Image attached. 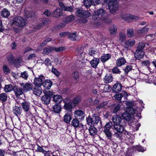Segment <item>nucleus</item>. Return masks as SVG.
Wrapping results in <instances>:
<instances>
[{"instance_id": "1", "label": "nucleus", "mask_w": 156, "mask_h": 156, "mask_svg": "<svg viewBox=\"0 0 156 156\" xmlns=\"http://www.w3.org/2000/svg\"><path fill=\"white\" fill-rule=\"evenodd\" d=\"M105 15V11L103 9H100L94 12L92 16V19L94 20L99 21L101 19L104 20Z\"/></svg>"}, {"instance_id": "2", "label": "nucleus", "mask_w": 156, "mask_h": 156, "mask_svg": "<svg viewBox=\"0 0 156 156\" xmlns=\"http://www.w3.org/2000/svg\"><path fill=\"white\" fill-rule=\"evenodd\" d=\"M87 123L89 125H97L100 121V118L96 114H94L92 116H88L86 119Z\"/></svg>"}, {"instance_id": "3", "label": "nucleus", "mask_w": 156, "mask_h": 156, "mask_svg": "<svg viewBox=\"0 0 156 156\" xmlns=\"http://www.w3.org/2000/svg\"><path fill=\"white\" fill-rule=\"evenodd\" d=\"M104 2L108 4V9L111 13H114L118 10L119 6L117 2L104 1Z\"/></svg>"}, {"instance_id": "4", "label": "nucleus", "mask_w": 156, "mask_h": 156, "mask_svg": "<svg viewBox=\"0 0 156 156\" xmlns=\"http://www.w3.org/2000/svg\"><path fill=\"white\" fill-rule=\"evenodd\" d=\"M76 14L78 17L84 18H88L91 15L90 13L88 11L81 9H77Z\"/></svg>"}, {"instance_id": "5", "label": "nucleus", "mask_w": 156, "mask_h": 156, "mask_svg": "<svg viewBox=\"0 0 156 156\" xmlns=\"http://www.w3.org/2000/svg\"><path fill=\"white\" fill-rule=\"evenodd\" d=\"M13 22L14 24L20 27H23L26 24L25 20L21 16H17L14 18Z\"/></svg>"}, {"instance_id": "6", "label": "nucleus", "mask_w": 156, "mask_h": 156, "mask_svg": "<svg viewBox=\"0 0 156 156\" xmlns=\"http://www.w3.org/2000/svg\"><path fill=\"white\" fill-rule=\"evenodd\" d=\"M126 126L125 123L122 121L121 124L118 125H114L113 129L115 130L116 132L123 133L124 131V127Z\"/></svg>"}, {"instance_id": "7", "label": "nucleus", "mask_w": 156, "mask_h": 156, "mask_svg": "<svg viewBox=\"0 0 156 156\" xmlns=\"http://www.w3.org/2000/svg\"><path fill=\"white\" fill-rule=\"evenodd\" d=\"M121 17L123 20L127 22H129L130 20H137L138 19L137 16H135L130 14L122 15Z\"/></svg>"}, {"instance_id": "8", "label": "nucleus", "mask_w": 156, "mask_h": 156, "mask_svg": "<svg viewBox=\"0 0 156 156\" xmlns=\"http://www.w3.org/2000/svg\"><path fill=\"white\" fill-rule=\"evenodd\" d=\"M45 79L44 76L42 75L39 76L38 77L35 78L34 84L35 86H41L43 83V81Z\"/></svg>"}, {"instance_id": "9", "label": "nucleus", "mask_w": 156, "mask_h": 156, "mask_svg": "<svg viewBox=\"0 0 156 156\" xmlns=\"http://www.w3.org/2000/svg\"><path fill=\"white\" fill-rule=\"evenodd\" d=\"M76 118L80 120H83L85 117L84 112L81 110H77L74 112Z\"/></svg>"}, {"instance_id": "10", "label": "nucleus", "mask_w": 156, "mask_h": 156, "mask_svg": "<svg viewBox=\"0 0 156 156\" xmlns=\"http://www.w3.org/2000/svg\"><path fill=\"white\" fill-rule=\"evenodd\" d=\"M20 85L22 88L23 91L25 92L31 90L33 87V84L29 83H20Z\"/></svg>"}, {"instance_id": "11", "label": "nucleus", "mask_w": 156, "mask_h": 156, "mask_svg": "<svg viewBox=\"0 0 156 156\" xmlns=\"http://www.w3.org/2000/svg\"><path fill=\"white\" fill-rule=\"evenodd\" d=\"M135 41L133 39H129L124 43V46L127 49H130L135 44Z\"/></svg>"}, {"instance_id": "12", "label": "nucleus", "mask_w": 156, "mask_h": 156, "mask_svg": "<svg viewBox=\"0 0 156 156\" xmlns=\"http://www.w3.org/2000/svg\"><path fill=\"white\" fill-rule=\"evenodd\" d=\"M19 103L17 102L16 104L15 105L13 108L12 112L13 113L17 116L20 115L22 112V108L20 106H18Z\"/></svg>"}, {"instance_id": "13", "label": "nucleus", "mask_w": 156, "mask_h": 156, "mask_svg": "<svg viewBox=\"0 0 156 156\" xmlns=\"http://www.w3.org/2000/svg\"><path fill=\"white\" fill-rule=\"evenodd\" d=\"M122 85L121 83L117 82L113 86L112 91L116 93H118L122 90Z\"/></svg>"}, {"instance_id": "14", "label": "nucleus", "mask_w": 156, "mask_h": 156, "mask_svg": "<svg viewBox=\"0 0 156 156\" xmlns=\"http://www.w3.org/2000/svg\"><path fill=\"white\" fill-rule=\"evenodd\" d=\"M76 51L77 54L79 55L81 58V59H83L85 55V53L83 51V47L82 46H79L76 49Z\"/></svg>"}, {"instance_id": "15", "label": "nucleus", "mask_w": 156, "mask_h": 156, "mask_svg": "<svg viewBox=\"0 0 156 156\" xmlns=\"http://www.w3.org/2000/svg\"><path fill=\"white\" fill-rule=\"evenodd\" d=\"M112 121L114 123V125H118L121 124L122 119L121 118L119 115H115L112 118Z\"/></svg>"}, {"instance_id": "16", "label": "nucleus", "mask_w": 156, "mask_h": 156, "mask_svg": "<svg viewBox=\"0 0 156 156\" xmlns=\"http://www.w3.org/2000/svg\"><path fill=\"white\" fill-rule=\"evenodd\" d=\"M144 52L143 51L136 50L134 53L135 57L138 60L142 58L144 56Z\"/></svg>"}, {"instance_id": "17", "label": "nucleus", "mask_w": 156, "mask_h": 156, "mask_svg": "<svg viewBox=\"0 0 156 156\" xmlns=\"http://www.w3.org/2000/svg\"><path fill=\"white\" fill-rule=\"evenodd\" d=\"M63 14L62 10L57 9L52 13V15L54 17L57 18L62 16Z\"/></svg>"}, {"instance_id": "18", "label": "nucleus", "mask_w": 156, "mask_h": 156, "mask_svg": "<svg viewBox=\"0 0 156 156\" xmlns=\"http://www.w3.org/2000/svg\"><path fill=\"white\" fill-rule=\"evenodd\" d=\"M34 94L37 96H39L42 93V89L40 86H35L33 89Z\"/></svg>"}, {"instance_id": "19", "label": "nucleus", "mask_w": 156, "mask_h": 156, "mask_svg": "<svg viewBox=\"0 0 156 156\" xmlns=\"http://www.w3.org/2000/svg\"><path fill=\"white\" fill-rule=\"evenodd\" d=\"M123 96H127V93L125 91H122L121 93L117 94L114 95V97L118 101H120Z\"/></svg>"}, {"instance_id": "20", "label": "nucleus", "mask_w": 156, "mask_h": 156, "mask_svg": "<svg viewBox=\"0 0 156 156\" xmlns=\"http://www.w3.org/2000/svg\"><path fill=\"white\" fill-rule=\"evenodd\" d=\"M126 62L125 58L123 57H120L116 61V64L117 66L121 67L124 65Z\"/></svg>"}, {"instance_id": "21", "label": "nucleus", "mask_w": 156, "mask_h": 156, "mask_svg": "<svg viewBox=\"0 0 156 156\" xmlns=\"http://www.w3.org/2000/svg\"><path fill=\"white\" fill-rule=\"evenodd\" d=\"M111 55L109 54H104L101 56V60L103 63L105 62L111 58Z\"/></svg>"}, {"instance_id": "22", "label": "nucleus", "mask_w": 156, "mask_h": 156, "mask_svg": "<svg viewBox=\"0 0 156 156\" xmlns=\"http://www.w3.org/2000/svg\"><path fill=\"white\" fill-rule=\"evenodd\" d=\"M13 90L16 97L19 96L23 94V90L21 88L17 87H13Z\"/></svg>"}, {"instance_id": "23", "label": "nucleus", "mask_w": 156, "mask_h": 156, "mask_svg": "<svg viewBox=\"0 0 156 156\" xmlns=\"http://www.w3.org/2000/svg\"><path fill=\"white\" fill-rule=\"evenodd\" d=\"M72 103L71 101L69 102H65L64 106V108L68 112H71L73 108V107L72 104Z\"/></svg>"}, {"instance_id": "24", "label": "nucleus", "mask_w": 156, "mask_h": 156, "mask_svg": "<svg viewBox=\"0 0 156 156\" xmlns=\"http://www.w3.org/2000/svg\"><path fill=\"white\" fill-rule=\"evenodd\" d=\"M113 80V77L112 74H107L104 78V82L105 83H109Z\"/></svg>"}, {"instance_id": "25", "label": "nucleus", "mask_w": 156, "mask_h": 156, "mask_svg": "<svg viewBox=\"0 0 156 156\" xmlns=\"http://www.w3.org/2000/svg\"><path fill=\"white\" fill-rule=\"evenodd\" d=\"M78 119L77 118L74 119L72 121L71 125L75 128L80 127V125H81V123L79 122Z\"/></svg>"}, {"instance_id": "26", "label": "nucleus", "mask_w": 156, "mask_h": 156, "mask_svg": "<svg viewBox=\"0 0 156 156\" xmlns=\"http://www.w3.org/2000/svg\"><path fill=\"white\" fill-rule=\"evenodd\" d=\"M99 59L97 58H94L90 62V63L92 67L96 68L99 62Z\"/></svg>"}, {"instance_id": "27", "label": "nucleus", "mask_w": 156, "mask_h": 156, "mask_svg": "<svg viewBox=\"0 0 156 156\" xmlns=\"http://www.w3.org/2000/svg\"><path fill=\"white\" fill-rule=\"evenodd\" d=\"M44 95L42 98L41 99L44 104L46 105L49 104V92L44 93Z\"/></svg>"}, {"instance_id": "28", "label": "nucleus", "mask_w": 156, "mask_h": 156, "mask_svg": "<svg viewBox=\"0 0 156 156\" xmlns=\"http://www.w3.org/2000/svg\"><path fill=\"white\" fill-rule=\"evenodd\" d=\"M49 80H46L44 82H43L42 85H43L44 87L43 90L44 93H46L49 92Z\"/></svg>"}, {"instance_id": "29", "label": "nucleus", "mask_w": 156, "mask_h": 156, "mask_svg": "<svg viewBox=\"0 0 156 156\" xmlns=\"http://www.w3.org/2000/svg\"><path fill=\"white\" fill-rule=\"evenodd\" d=\"M22 107L23 110L25 112L28 111L30 108V105L29 103L25 101L22 103Z\"/></svg>"}, {"instance_id": "30", "label": "nucleus", "mask_w": 156, "mask_h": 156, "mask_svg": "<svg viewBox=\"0 0 156 156\" xmlns=\"http://www.w3.org/2000/svg\"><path fill=\"white\" fill-rule=\"evenodd\" d=\"M89 131L91 136L96 135L97 133V129L93 126H91L89 129Z\"/></svg>"}, {"instance_id": "31", "label": "nucleus", "mask_w": 156, "mask_h": 156, "mask_svg": "<svg viewBox=\"0 0 156 156\" xmlns=\"http://www.w3.org/2000/svg\"><path fill=\"white\" fill-rule=\"evenodd\" d=\"M66 49V48L65 47H61L58 48L50 47H49V51H52L55 50L56 52H61Z\"/></svg>"}, {"instance_id": "32", "label": "nucleus", "mask_w": 156, "mask_h": 156, "mask_svg": "<svg viewBox=\"0 0 156 156\" xmlns=\"http://www.w3.org/2000/svg\"><path fill=\"white\" fill-rule=\"evenodd\" d=\"M120 107V105L119 104H116L111 108L110 111L112 113H116L119 110Z\"/></svg>"}, {"instance_id": "33", "label": "nucleus", "mask_w": 156, "mask_h": 156, "mask_svg": "<svg viewBox=\"0 0 156 156\" xmlns=\"http://www.w3.org/2000/svg\"><path fill=\"white\" fill-rule=\"evenodd\" d=\"M109 30L111 34L114 35L116 34L117 31V27L114 25H111L109 28Z\"/></svg>"}, {"instance_id": "34", "label": "nucleus", "mask_w": 156, "mask_h": 156, "mask_svg": "<svg viewBox=\"0 0 156 156\" xmlns=\"http://www.w3.org/2000/svg\"><path fill=\"white\" fill-rule=\"evenodd\" d=\"M62 98L60 95H54L53 97V100L56 103H60L62 100Z\"/></svg>"}, {"instance_id": "35", "label": "nucleus", "mask_w": 156, "mask_h": 156, "mask_svg": "<svg viewBox=\"0 0 156 156\" xmlns=\"http://www.w3.org/2000/svg\"><path fill=\"white\" fill-rule=\"evenodd\" d=\"M103 132L106 136L108 139L111 140L112 135L111 131L108 129L104 130Z\"/></svg>"}, {"instance_id": "36", "label": "nucleus", "mask_w": 156, "mask_h": 156, "mask_svg": "<svg viewBox=\"0 0 156 156\" xmlns=\"http://www.w3.org/2000/svg\"><path fill=\"white\" fill-rule=\"evenodd\" d=\"M1 15L3 17H7L10 15V12L7 9H4L1 12Z\"/></svg>"}, {"instance_id": "37", "label": "nucleus", "mask_w": 156, "mask_h": 156, "mask_svg": "<svg viewBox=\"0 0 156 156\" xmlns=\"http://www.w3.org/2000/svg\"><path fill=\"white\" fill-rule=\"evenodd\" d=\"M117 66L114 67L112 69V72L113 74L120 75L121 73L120 70Z\"/></svg>"}, {"instance_id": "38", "label": "nucleus", "mask_w": 156, "mask_h": 156, "mask_svg": "<svg viewBox=\"0 0 156 156\" xmlns=\"http://www.w3.org/2000/svg\"><path fill=\"white\" fill-rule=\"evenodd\" d=\"M72 118L70 114L67 113L66 114L64 117V121L66 123H69Z\"/></svg>"}, {"instance_id": "39", "label": "nucleus", "mask_w": 156, "mask_h": 156, "mask_svg": "<svg viewBox=\"0 0 156 156\" xmlns=\"http://www.w3.org/2000/svg\"><path fill=\"white\" fill-rule=\"evenodd\" d=\"M53 110L55 113H59L61 110V108L60 105L55 104L53 107Z\"/></svg>"}, {"instance_id": "40", "label": "nucleus", "mask_w": 156, "mask_h": 156, "mask_svg": "<svg viewBox=\"0 0 156 156\" xmlns=\"http://www.w3.org/2000/svg\"><path fill=\"white\" fill-rule=\"evenodd\" d=\"M37 150L39 152H42L44 154V156H49V153L48 151L45 150L42 148V147L38 145H37Z\"/></svg>"}, {"instance_id": "41", "label": "nucleus", "mask_w": 156, "mask_h": 156, "mask_svg": "<svg viewBox=\"0 0 156 156\" xmlns=\"http://www.w3.org/2000/svg\"><path fill=\"white\" fill-rule=\"evenodd\" d=\"M7 59L10 64L14 63L15 61V59L13 55L11 53L9 54L8 55Z\"/></svg>"}, {"instance_id": "42", "label": "nucleus", "mask_w": 156, "mask_h": 156, "mask_svg": "<svg viewBox=\"0 0 156 156\" xmlns=\"http://www.w3.org/2000/svg\"><path fill=\"white\" fill-rule=\"evenodd\" d=\"M130 115L127 112H124L122 114V118L127 121H129L131 119Z\"/></svg>"}, {"instance_id": "43", "label": "nucleus", "mask_w": 156, "mask_h": 156, "mask_svg": "<svg viewBox=\"0 0 156 156\" xmlns=\"http://www.w3.org/2000/svg\"><path fill=\"white\" fill-rule=\"evenodd\" d=\"M145 44V43L144 42H139L137 46L136 50H138L139 51H143Z\"/></svg>"}, {"instance_id": "44", "label": "nucleus", "mask_w": 156, "mask_h": 156, "mask_svg": "<svg viewBox=\"0 0 156 156\" xmlns=\"http://www.w3.org/2000/svg\"><path fill=\"white\" fill-rule=\"evenodd\" d=\"M149 29V28L144 27L142 29L137 30V33L139 34H146L148 32Z\"/></svg>"}, {"instance_id": "45", "label": "nucleus", "mask_w": 156, "mask_h": 156, "mask_svg": "<svg viewBox=\"0 0 156 156\" xmlns=\"http://www.w3.org/2000/svg\"><path fill=\"white\" fill-rule=\"evenodd\" d=\"M76 32L71 33L69 32L67 37L71 40L74 41L76 39Z\"/></svg>"}, {"instance_id": "46", "label": "nucleus", "mask_w": 156, "mask_h": 156, "mask_svg": "<svg viewBox=\"0 0 156 156\" xmlns=\"http://www.w3.org/2000/svg\"><path fill=\"white\" fill-rule=\"evenodd\" d=\"M24 12L25 16L27 18L33 17L34 15V12L32 11H29L27 10H25Z\"/></svg>"}, {"instance_id": "47", "label": "nucleus", "mask_w": 156, "mask_h": 156, "mask_svg": "<svg viewBox=\"0 0 156 156\" xmlns=\"http://www.w3.org/2000/svg\"><path fill=\"white\" fill-rule=\"evenodd\" d=\"M122 133H123L115 132L114 134V136L115 137L118 139L119 140L121 141L123 139Z\"/></svg>"}, {"instance_id": "48", "label": "nucleus", "mask_w": 156, "mask_h": 156, "mask_svg": "<svg viewBox=\"0 0 156 156\" xmlns=\"http://www.w3.org/2000/svg\"><path fill=\"white\" fill-rule=\"evenodd\" d=\"M4 90L6 92H10L13 90V88L12 86L11 85H5L4 88Z\"/></svg>"}, {"instance_id": "49", "label": "nucleus", "mask_w": 156, "mask_h": 156, "mask_svg": "<svg viewBox=\"0 0 156 156\" xmlns=\"http://www.w3.org/2000/svg\"><path fill=\"white\" fill-rule=\"evenodd\" d=\"M73 5H70V6L65 5L63 10L65 11H68L70 12H73Z\"/></svg>"}, {"instance_id": "50", "label": "nucleus", "mask_w": 156, "mask_h": 156, "mask_svg": "<svg viewBox=\"0 0 156 156\" xmlns=\"http://www.w3.org/2000/svg\"><path fill=\"white\" fill-rule=\"evenodd\" d=\"M81 99L80 96H77L75 97L73 100L71 102L73 104L76 105L78 104L81 101Z\"/></svg>"}, {"instance_id": "51", "label": "nucleus", "mask_w": 156, "mask_h": 156, "mask_svg": "<svg viewBox=\"0 0 156 156\" xmlns=\"http://www.w3.org/2000/svg\"><path fill=\"white\" fill-rule=\"evenodd\" d=\"M127 35L128 37L132 38L134 36V32L133 29L129 28L127 30Z\"/></svg>"}, {"instance_id": "52", "label": "nucleus", "mask_w": 156, "mask_h": 156, "mask_svg": "<svg viewBox=\"0 0 156 156\" xmlns=\"http://www.w3.org/2000/svg\"><path fill=\"white\" fill-rule=\"evenodd\" d=\"M133 69L132 66L131 65H128L126 66L123 70L125 74H127Z\"/></svg>"}, {"instance_id": "53", "label": "nucleus", "mask_w": 156, "mask_h": 156, "mask_svg": "<svg viewBox=\"0 0 156 156\" xmlns=\"http://www.w3.org/2000/svg\"><path fill=\"white\" fill-rule=\"evenodd\" d=\"M92 4L91 0H84V5L87 8H89Z\"/></svg>"}, {"instance_id": "54", "label": "nucleus", "mask_w": 156, "mask_h": 156, "mask_svg": "<svg viewBox=\"0 0 156 156\" xmlns=\"http://www.w3.org/2000/svg\"><path fill=\"white\" fill-rule=\"evenodd\" d=\"M119 40L123 42L125 41L126 38V35L125 33L123 32H120L119 34Z\"/></svg>"}, {"instance_id": "55", "label": "nucleus", "mask_w": 156, "mask_h": 156, "mask_svg": "<svg viewBox=\"0 0 156 156\" xmlns=\"http://www.w3.org/2000/svg\"><path fill=\"white\" fill-rule=\"evenodd\" d=\"M66 23L65 21H63L55 27L54 28V29L55 30H58L59 29L62 28L65 26Z\"/></svg>"}, {"instance_id": "56", "label": "nucleus", "mask_w": 156, "mask_h": 156, "mask_svg": "<svg viewBox=\"0 0 156 156\" xmlns=\"http://www.w3.org/2000/svg\"><path fill=\"white\" fill-rule=\"evenodd\" d=\"M125 112H127L131 115H133L135 113L133 107L127 108Z\"/></svg>"}, {"instance_id": "57", "label": "nucleus", "mask_w": 156, "mask_h": 156, "mask_svg": "<svg viewBox=\"0 0 156 156\" xmlns=\"http://www.w3.org/2000/svg\"><path fill=\"white\" fill-rule=\"evenodd\" d=\"M74 19V16L73 15H70L67 16L65 19V21L66 23L70 22L73 20Z\"/></svg>"}, {"instance_id": "58", "label": "nucleus", "mask_w": 156, "mask_h": 156, "mask_svg": "<svg viewBox=\"0 0 156 156\" xmlns=\"http://www.w3.org/2000/svg\"><path fill=\"white\" fill-rule=\"evenodd\" d=\"M107 104L106 102H104L101 103L96 108V110L97 111H98L100 108H102L106 105Z\"/></svg>"}, {"instance_id": "59", "label": "nucleus", "mask_w": 156, "mask_h": 156, "mask_svg": "<svg viewBox=\"0 0 156 156\" xmlns=\"http://www.w3.org/2000/svg\"><path fill=\"white\" fill-rule=\"evenodd\" d=\"M112 125V123L111 122L107 123L104 127V130L108 129V130H110Z\"/></svg>"}, {"instance_id": "60", "label": "nucleus", "mask_w": 156, "mask_h": 156, "mask_svg": "<svg viewBox=\"0 0 156 156\" xmlns=\"http://www.w3.org/2000/svg\"><path fill=\"white\" fill-rule=\"evenodd\" d=\"M7 98V96L5 93H2L0 94V100L2 102L5 101Z\"/></svg>"}, {"instance_id": "61", "label": "nucleus", "mask_w": 156, "mask_h": 156, "mask_svg": "<svg viewBox=\"0 0 156 156\" xmlns=\"http://www.w3.org/2000/svg\"><path fill=\"white\" fill-rule=\"evenodd\" d=\"M72 76L74 80H77L79 79V73L75 71L72 74Z\"/></svg>"}, {"instance_id": "62", "label": "nucleus", "mask_w": 156, "mask_h": 156, "mask_svg": "<svg viewBox=\"0 0 156 156\" xmlns=\"http://www.w3.org/2000/svg\"><path fill=\"white\" fill-rule=\"evenodd\" d=\"M20 76L24 79L27 80L28 77V75L27 71H24L21 73Z\"/></svg>"}, {"instance_id": "63", "label": "nucleus", "mask_w": 156, "mask_h": 156, "mask_svg": "<svg viewBox=\"0 0 156 156\" xmlns=\"http://www.w3.org/2000/svg\"><path fill=\"white\" fill-rule=\"evenodd\" d=\"M51 72L57 77L58 76L60 75V73L55 68L52 67L51 69Z\"/></svg>"}, {"instance_id": "64", "label": "nucleus", "mask_w": 156, "mask_h": 156, "mask_svg": "<svg viewBox=\"0 0 156 156\" xmlns=\"http://www.w3.org/2000/svg\"><path fill=\"white\" fill-rule=\"evenodd\" d=\"M3 70L4 73L5 74H8L10 72V70L9 68L5 65H4L3 67Z\"/></svg>"}]
</instances>
